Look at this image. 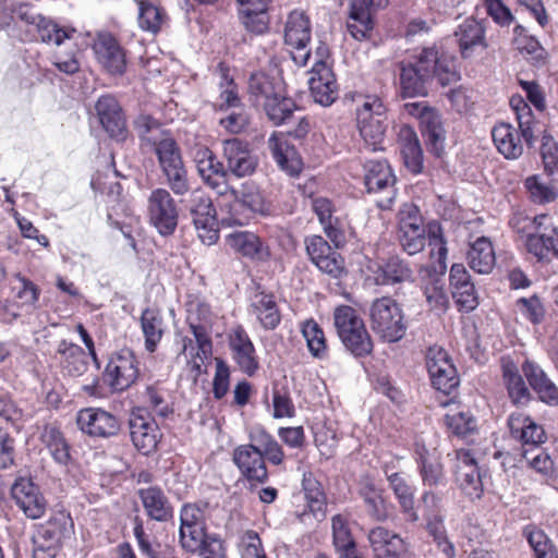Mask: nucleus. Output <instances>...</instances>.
I'll use <instances>...</instances> for the list:
<instances>
[{
  "label": "nucleus",
  "instance_id": "obj_33",
  "mask_svg": "<svg viewBox=\"0 0 558 558\" xmlns=\"http://www.w3.org/2000/svg\"><path fill=\"white\" fill-rule=\"evenodd\" d=\"M96 111L106 132L111 137L123 140L125 133V120L117 99L111 95H104L99 97L96 102Z\"/></svg>",
  "mask_w": 558,
  "mask_h": 558
},
{
  "label": "nucleus",
  "instance_id": "obj_2",
  "mask_svg": "<svg viewBox=\"0 0 558 558\" xmlns=\"http://www.w3.org/2000/svg\"><path fill=\"white\" fill-rule=\"evenodd\" d=\"M136 123L149 134L146 138L155 147L168 186L175 195L186 194L190 190L187 171L175 141L169 133L161 131L157 122L148 116H141Z\"/></svg>",
  "mask_w": 558,
  "mask_h": 558
},
{
  "label": "nucleus",
  "instance_id": "obj_63",
  "mask_svg": "<svg viewBox=\"0 0 558 558\" xmlns=\"http://www.w3.org/2000/svg\"><path fill=\"white\" fill-rule=\"evenodd\" d=\"M385 260L387 284H397L413 279V270L409 263L399 256H390Z\"/></svg>",
  "mask_w": 558,
  "mask_h": 558
},
{
  "label": "nucleus",
  "instance_id": "obj_34",
  "mask_svg": "<svg viewBox=\"0 0 558 558\" xmlns=\"http://www.w3.org/2000/svg\"><path fill=\"white\" fill-rule=\"evenodd\" d=\"M368 541L378 558H399L407 551L403 538L385 526L372 529L368 533Z\"/></svg>",
  "mask_w": 558,
  "mask_h": 558
},
{
  "label": "nucleus",
  "instance_id": "obj_64",
  "mask_svg": "<svg viewBox=\"0 0 558 558\" xmlns=\"http://www.w3.org/2000/svg\"><path fill=\"white\" fill-rule=\"evenodd\" d=\"M541 157L545 172L558 180V144L549 134H544L541 142Z\"/></svg>",
  "mask_w": 558,
  "mask_h": 558
},
{
  "label": "nucleus",
  "instance_id": "obj_61",
  "mask_svg": "<svg viewBox=\"0 0 558 558\" xmlns=\"http://www.w3.org/2000/svg\"><path fill=\"white\" fill-rule=\"evenodd\" d=\"M518 123L522 137L529 146H532L539 135L547 134L544 125L537 121L527 105H523L522 111L518 109Z\"/></svg>",
  "mask_w": 558,
  "mask_h": 558
},
{
  "label": "nucleus",
  "instance_id": "obj_12",
  "mask_svg": "<svg viewBox=\"0 0 558 558\" xmlns=\"http://www.w3.org/2000/svg\"><path fill=\"white\" fill-rule=\"evenodd\" d=\"M312 37V25L308 15L302 10L289 13L284 25V43L294 49L292 59L299 66L306 65L310 51L306 49Z\"/></svg>",
  "mask_w": 558,
  "mask_h": 558
},
{
  "label": "nucleus",
  "instance_id": "obj_43",
  "mask_svg": "<svg viewBox=\"0 0 558 558\" xmlns=\"http://www.w3.org/2000/svg\"><path fill=\"white\" fill-rule=\"evenodd\" d=\"M63 369L71 376H81L88 368V354L77 344L62 340L57 349Z\"/></svg>",
  "mask_w": 558,
  "mask_h": 558
},
{
  "label": "nucleus",
  "instance_id": "obj_45",
  "mask_svg": "<svg viewBox=\"0 0 558 558\" xmlns=\"http://www.w3.org/2000/svg\"><path fill=\"white\" fill-rule=\"evenodd\" d=\"M492 136L498 151L507 159H517L523 153V145L519 137L518 131L508 123L497 124Z\"/></svg>",
  "mask_w": 558,
  "mask_h": 558
},
{
  "label": "nucleus",
  "instance_id": "obj_3",
  "mask_svg": "<svg viewBox=\"0 0 558 558\" xmlns=\"http://www.w3.org/2000/svg\"><path fill=\"white\" fill-rule=\"evenodd\" d=\"M207 505L189 504L180 512V543L182 547L198 555L222 556V542L206 533Z\"/></svg>",
  "mask_w": 558,
  "mask_h": 558
},
{
  "label": "nucleus",
  "instance_id": "obj_15",
  "mask_svg": "<svg viewBox=\"0 0 558 558\" xmlns=\"http://www.w3.org/2000/svg\"><path fill=\"white\" fill-rule=\"evenodd\" d=\"M422 502L425 508L426 529L438 549L446 558H454L456 549L453 544L448 539L444 525V515L441 512V496L427 490L422 496Z\"/></svg>",
  "mask_w": 558,
  "mask_h": 558
},
{
  "label": "nucleus",
  "instance_id": "obj_14",
  "mask_svg": "<svg viewBox=\"0 0 558 558\" xmlns=\"http://www.w3.org/2000/svg\"><path fill=\"white\" fill-rule=\"evenodd\" d=\"M191 215L198 238L206 245H213L219 238L216 210L211 198L202 191H194L191 199Z\"/></svg>",
  "mask_w": 558,
  "mask_h": 558
},
{
  "label": "nucleus",
  "instance_id": "obj_20",
  "mask_svg": "<svg viewBox=\"0 0 558 558\" xmlns=\"http://www.w3.org/2000/svg\"><path fill=\"white\" fill-rule=\"evenodd\" d=\"M222 156L226 161L227 173L236 178L251 175L257 167V158L246 142L230 138L222 142Z\"/></svg>",
  "mask_w": 558,
  "mask_h": 558
},
{
  "label": "nucleus",
  "instance_id": "obj_19",
  "mask_svg": "<svg viewBox=\"0 0 558 558\" xmlns=\"http://www.w3.org/2000/svg\"><path fill=\"white\" fill-rule=\"evenodd\" d=\"M193 161L203 182L217 190L219 194L227 193V170L216 155L206 146H197L192 151Z\"/></svg>",
  "mask_w": 558,
  "mask_h": 558
},
{
  "label": "nucleus",
  "instance_id": "obj_58",
  "mask_svg": "<svg viewBox=\"0 0 558 558\" xmlns=\"http://www.w3.org/2000/svg\"><path fill=\"white\" fill-rule=\"evenodd\" d=\"M504 379L507 385L508 393L513 403L523 404L530 398V391L513 365H506L504 367Z\"/></svg>",
  "mask_w": 558,
  "mask_h": 558
},
{
  "label": "nucleus",
  "instance_id": "obj_24",
  "mask_svg": "<svg viewBox=\"0 0 558 558\" xmlns=\"http://www.w3.org/2000/svg\"><path fill=\"white\" fill-rule=\"evenodd\" d=\"M11 495L27 518L35 520L45 514L47 501L29 478H17L11 487Z\"/></svg>",
  "mask_w": 558,
  "mask_h": 558
},
{
  "label": "nucleus",
  "instance_id": "obj_6",
  "mask_svg": "<svg viewBox=\"0 0 558 558\" xmlns=\"http://www.w3.org/2000/svg\"><path fill=\"white\" fill-rule=\"evenodd\" d=\"M356 122L365 144L374 151L380 149L387 130V108L383 100L374 95L365 96L356 109Z\"/></svg>",
  "mask_w": 558,
  "mask_h": 558
},
{
  "label": "nucleus",
  "instance_id": "obj_23",
  "mask_svg": "<svg viewBox=\"0 0 558 558\" xmlns=\"http://www.w3.org/2000/svg\"><path fill=\"white\" fill-rule=\"evenodd\" d=\"M411 107L410 112L417 116L422 135L429 150L439 156L446 138L440 113L436 109L421 104H413Z\"/></svg>",
  "mask_w": 558,
  "mask_h": 558
},
{
  "label": "nucleus",
  "instance_id": "obj_13",
  "mask_svg": "<svg viewBox=\"0 0 558 558\" xmlns=\"http://www.w3.org/2000/svg\"><path fill=\"white\" fill-rule=\"evenodd\" d=\"M365 185L368 193L381 194L377 205L389 209L396 197V177L387 161L369 160L365 163Z\"/></svg>",
  "mask_w": 558,
  "mask_h": 558
},
{
  "label": "nucleus",
  "instance_id": "obj_9",
  "mask_svg": "<svg viewBox=\"0 0 558 558\" xmlns=\"http://www.w3.org/2000/svg\"><path fill=\"white\" fill-rule=\"evenodd\" d=\"M72 529L73 522L64 513L48 520L34 537L33 558H56L63 539L70 536Z\"/></svg>",
  "mask_w": 558,
  "mask_h": 558
},
{
  "label": "nucleus",
  "instance_id": "obj_50",
  "mask_svg": "<svg viewBox=\"0 0 558 558\" xmlns=\"http://www.w3.org/2000/svg\"><path fill=\"white\" fill-rule=\"evenodd\" d=\"M39 24L36 27L38 40L47 45L60 46L66 39H71L75 33L74 28L61 26L54 20L43 16L38 20Z\"/></svg>",
  "mask_w": 558,
  "mask_h": 558
},
{
  "label": "nucleus",
  "instance_id": "obj_35",
  "mask_svg": "<svg viewBox=\"0 0 558 558\" xmlns=\"http://www.w3.org/2000/svg\"><path fill=\"white\" fill-rule=\"evenodd\" d=\"M250 99L255 106L264 107L284 93L283 83L279 77L264 72L253 73L248 81Z\"/></svg>",
  "mask_w": 558,
  "mask_h": 558
},
{
  "label": "nucleus",
  "instance_id": "obj_17",
  "mask_svg": "<svg viewBox=\"0 0 558 558\" xmlns=\"http://www.w3.org/2000/svg\"><path fill=\"white\" fill-rule=\"evenodd\" d=\"M452 469L456 481L464 494L471 498H480L483 493L482 475L472 451L463 448L456 450Z\"/></svg>",
  "mask_w": 558,
  "mask_h": 558
},
{
  "label": "nucleus",
  "instance_id": "obj_22",
  "mask_svg": "<svg viewBox=\"0 0 558 558\" xmlns=\"http://www.w3.org/2000/svg\"><path fill=\"white\" fill-rule=\"evenodd\" d=\"M232 359L240 371L247 376H254L259 369V361L255 347L242 326H235L228 336Z\"/></svg>",
  "mask_w": 558,
  "mask_h": 558
},
{
  "label": "nucleus",
  "instance_id": "obj_18",
  "mask_svg": "<svg viewBox=\"0 0 558 558\" xmlns=\"http://www.w3.org/2000/svg\"><path fill=\"white\" fill-rule=\"evenodd\" d=\"M426 367L437 390L449 393L458 386L457 371L442 348L434 345L427 350Z\"/></svg>",
  "mask_w": 558,
  "mask_h": 558
},
{
  "label": "nucleus",
  "instance_id": "obj_55",
  "mask_svg": "<svg viewBox=\"0 0 558 558\" xmlns=\"http://www.w3.org/2000/svg\"><path fill=\"white\" fill-rule=\"evenodd\" d=\"M41 440L57 463H68L70 460L69 446L58 428L46 426L41 434Z\"/></svg>",
  "mask_w": 558,
  "mask_h": 558
},
{
  "label": "nucleus",
  "instance_id": "obj_62",
  "mask_svg": "<svg viewBox=\"0 0 558 558\" xmlns=\"http://www.w3.org/2000/svg\"><path fill=\"white\" fill-rule=\"evenodd\" d=\"M264 110L270 121L276 125H280L287 122L288 119L292 117L293 111L296 106L291 98L284 96V93L281 94V97H277L270 102L265 105Z\"/></svg>",
  "mask_w": 558,
  "mask_h": 558
},
{
  "label": "nucleus",
  "instance_id": "obj_46",
  "mask_svg": "<svg viewBox=\"0 0 558 558\" xmlns=\"http://www.w3.org/2000/svg\"><path fill=\"white\" fill-rule=\"evenodd\" d=\"M400 140L405 167L415 174L422 172L423 151L415 132L409 126H403L400 131Z\"/></svg>",
  "mask_w": 558,
  "mask_h": 558
},
{
  "label": "nucleus",
  "instance_id": "obj_53",
  "mask_svg": "<svg viewBox=\"0 0 558 558\" xmlns=\"http://www.w3.org/2000/svg\"><path fill=\"white\" fill-rule=\"evenodd\" d=\"M523 534L535 558H558V549L548 535L535 525H527Z\"/></svg>",
  "mask_w": 558,
  "mask_h": 558
},
{
  "label": "nucleus",
  "instance_id": "obj_31",
  "mask_svg": "<svg viewBox=\"0 0 558 558\" xmlns=\"http://www.w3.org/2000/svg\"><path fill=\"white\" fill-rule=\"evenodd\" d=\"M508 425L512 437L522 444V450L538 448L546 438L544 428L530 416L513 413L509 416Z\"/></svg>",
  "mask_w": 558,
  "mask_h": 558
},
{
  "label": "nucleus",
  "instance_id": "obj_47",
  "mask_svg": "<svg viewBox=\"0 0 558 558\" xmlns=\"http://www.w3.org/2000/svg\"><path fill=\"white\" fill-rule=\"evenodd\" d=\"M141 328L145 337V348L155 352L163 336V319L159 311L146 308L141 315Z\"/></svg>",
  "mask_w": 558,
  "mask_h": 558
},
{
  "label": "nucleus",
  "instance_id": "obj_29",
  "mask_svg": "<svg viewBox=\"0 0 558 558\" xmlns=\"http://www.w3.org/2000/svg\"><path fill=\"white\" fill-rule=\"evenodd\" d=\"M233 461L248 481L264 483L268 478L263 454L254 442L236 447L233 452Z\"/></svg>",
  "mask_w": 558,
  "mask_h": 558
},
{
  "label": "nucleus",
  "instance_id": "obj_7",
  "mask_svg": "<svg viewBox=\"0 0 558 558\" xmlns=\"http://www.w3.org/2000/svg\"><path fill=\"white\" fill-rule=\"evenodd\" d=\"M187 323L190 330L197 342V359L194 360L193 367L196 374L203 372L205 361L211 356L213 343L209 337L214 315L210 306L202 301H191L187 305Z\"/></svg>",
  "mask_w": 558,
  "mask_h": 558
},
{
  "label": "nucleus",
  "instance_id": "obj_25",
  "mask_svg": "<svg viewBox=\"0 0 558 558\" xmlns=\"http://www.w3.org/2000/svg\"><path fill=\"white\" fill-rule=\"evenodd\" d=\"M308 85L314 101L322 106H330L338 97L335 75L323 60L316 61L312 68Z\"/></svg>",
  "mask_w": 558,
  "mask_h": 558
},
{
  "label": "nucleus",
  "instance_id": "obj_10",
  "mask_svg": "<svg viewBox=\"0 0 558 558\" xmlns=\"http://www.w3.org/2000/svg\"><path fill=\"white\" fill-rule=\"evenodd\" d=\"M535 223L536 228L525 240L527 252L537 260H548L550 256L558 257V226L555 218L541 214L535 216Z\"/></svg>",
  "mask_w": 558,
  "mask_h": 558
},
{
  "label": "nucleus",
  "instance_id": "obj_8",
  "mask_svg": "<svg viewBox=\"0 0 558 558\" xmlns=\"http://www.w3.org/2000/svg\"><path fill=\"white\" fill-rule=\"evenodd\" d=\"M398 241L402 250L409 255L423 251L427 239V229L423 225V217L418 207L412 203L401 206L398 214Z\"/></svg>",
  "mask_w": 558,
  "mask_h": 558
},
{
  "label": "nucleus",
  "instance_id": "obj_41",
  "mask_svg": "<svg viewBox=\"0 0 558 558\" xmlns=\"http://www.w3.org/2000/svg\"><path fill=\"white\" fill-rule=\"evenodd\" d=\"M469 266L478 274H489L496 263L495 251L492 241L486 236H480L470 243L466 254Z\"/></svg>",
  "mask_w": 558,
  "mask_h": 558
},
{
  "label": "nucleus",
  "instance_id": "obj_36",
  "mask_svg": "<svg viewBox=\"0 0 558 558\" xmlns=\"http://www.w3.org/2000/svg\"><path fill=\"white\" fill-rule=\"evenodd\" d=\"M248 312L265 330L276 329L281 322V314L274 294L265 291L253 295Z\"/></svg>",
  "mask_w": 558,
  "mask_h": 558
},
{
  "label": "nucleus",
  "instance_id": "obj_27",
  "mask_svg": "<svg viewBox=\"0 0 558 558\" xmlns=\"http://www.w3.org/2000/svg\"><path fill=\"white\" fill-rule=\"evenodd\" d=\"M76 423L83 433L94 437H110L118 433L120 426L111 413L96 408H86L77 413Z\"/></svg>",
  "mask_w": 558,
  "mask_h": 558
},
{
  "label": "nucleus",
  "instance_id": "obj_51",
  "mask_svg": "<svg viewBox=\"0 0 558 558\" xmlns=\"http://www.w3.org/2000/svg\"><path fill=\"white\" fill-rule=\"evenodd\" d=\"M138 5V25L140 27L151 34L161 31L167 23L165 11L148 0H134Z\"/></svg>",
  "mask_w": 558,
  "mask_h": 558
},
{
  "label": "nucleus",
  "instance_id": "obj_39",
  "mask_svg": "<svg viewBox=\"0 0 558 558\" xmlns=\"http://www.w3.org/2000/svg\"><path fill=\"white\" fill-rule=\"evenodd\" d=\"M268 147L281 170L290 175H296L302 169L301 159L293 146H291L286 136L274 133L268 140Z\"/></svg>",
  "mask_w": 558,
  "mask_h": 558
},
{
  "label": "nucleus",
  "instance_id": "obj_16",
  "mask_svg": "<svg viewBox=\"0 0 558 558\" xmlns=\"http://www.w3.org/2000/svg\"><path fill=\"white\" fill-rule=\"evenodd\" d=\"M138 376L137 361L129 350L112 354L104 373V380L113 391H123L135 383Z\"/></svg>",
  "mask_w": 558,
  "mask_h": 558
},
{
  "label": "nucleus",
  "instance_id": "obj_44",
  "mask_svg": "<svg viewBox=\"0 0 558 558\" xmlns=\"http://www.w3.org/2000/svg\"><path fill=\"white\" fill-rule=\"evenodd\" d=\"M333 546L340 558H356V545L353 538L349 519L344 514L331 518Z\"/></svg>",
  "mask_w": 558,
  "mask_h": 558
},
{
  "label": "nucleus",
  "instance_id": "obj_40",
  "mask_svg": "<svg viewBox=\"0 0 558 558\" xmlns=\"http://www.w3.org/2000/svg\"><path fill=\"white\" fill-rule=\"evenodd\" d=\"M138 497L149 519L165 522L172 518L173 508L160 487L142 488L138 490Z\"/></svg>",
  "mask_w": 558,
  "mask_h": 558
},
{
  "label": "nucleus",
  "instance_id": "obj_49",
  "mask_svg": "<svg viewBox=\"0 0 558 558\" xmlns=\"http://www.w3.org/2000/svg\"><path fill=\"white\" fill-rule=\"evenodd\" d=\"M241 4V14L246 28L255 33L267 29V4L265 0H236Z\"/></svg>",
  "mask_w": 558,
  "mask_h": 558
},
{
  "label": "nucleus",
  "instance_id": "obj_32",
  "mask_svg": "<svg viewBox=\"0 0 558 558\" xmlns=\"http://www.w3.org/2000/svg\"><path fill=\"white\" fill-rule=\"evenodd\" d=\"M311 206L327 238L336 247L342 246L345 243V236L340 228L339 219L333 216L336 209L331 199L324 196H314Z\"/></svg>",
  "mask_w": 558,
  "mask_h": 558
},
{
  "label": "nucleus",
  "instance_id": "obj_11",
  "mask_svg": "<svg viewBox=\"0 0 558 558\" xmlns=\"http://www.w3.org/2000/svg\"><path fill=\"white\" fill-rule=\"evenodd\" d=\"M147 213L150 223L161 235H170L175 231L179 211L166 189L158 187L151 191L147 199Z\"/></svg>",
  "mask_w": 558,
  "mask_h": 558
},
{
  "label": "nucleus",
  "instance_id": "obj_59",
  "mask_svg": "<svg viewBox=\"0 0 558 558\" xmlns=\"http://www.w3.org/2000/svg\"><path fill=\"white\" fill-rule=\"evenodd\" d=\"M303 490L307 507L311 512L317 517V514L324 515V509L326 507V497L320 488V484L308 473L303 476Z\"/></svg>",
  "mask_w": 558,
  "mask_h": 558
},
{
  "label": "nucleus",
  "instance_id": "obj_4",
  "mask_svg": "<svg viewBox=\"0 0 558 558\" xmlns=\"http://www.w3.org/2000/svg\"><path fill=\"white\" fill-rule=\"evenodd\" d=\"M335 327L344 348L354 356L362 357L372 353L373 340L364 320L357 312L349 306L341 305L333 313Z\"/></svg>",
  "mask_w": 558,
  "mask_h": 558
},
{
  "label": "nucleus",
  "instance_id": "obj_48",
  "mask_svg": "<svg viewBox=\"0 0 558 558\" xmlns=\"http://www.w3.org/2000/svg\"><path fill=\"white\" fill-rule=\"evenodd\" d=\"M250 439L263 454L264 461L267 459L274 465L282 464L284 452L279 442L265 429L257 428L251 432Z\"/></svg>",
  "mask_w": 558,
  "mask_h": 558
},
{
  "label": "nucleus",
  "instance_id": "obj_57",
  "mask_svg": "<svg viewBox=\"0 0 558 558\" xmlns=\"http://www.w3.org/2000/svg\"><path fill=\"white\" fill-rule=\"evenodd\" d=\"M302 335L306 340L311 354L317 359L327 355V344L323 329L313 320H306L302 326Z\"/></svg>",
  "mask_w": 558,
  "mask_h": 558
},
{
  "label": "nucleus",
  "instance_id": "obj_5",
  "mask_svg": "<svg viewBox=\"0 0 558 558\" xmlns=\"http://www.w3.org/2000/svg\"><path fill=\"white\" fill-rule=\"evenodd\" d=\"M371 327L386 342L401 340L407 331L402 308L390 296L373 301L369 307Z\"/></svg>",
  "mask_w": 558,
  "mask_h": 558
},
{
  "label": "nucleus",
  "instance_id": "obj_26",
  "mask_svg": "<svg viewBox=\"0 0 558 558\" xmlns=\"http://www.w3.org/2000/svg\"><path fill=\"white\" fill-rule=\"evenodd\" d=\"M388 0H352L347 29L356 40L366 39L373 29L372 12L384 8Z\"/></svg>",
  "mask_w": 558,
  "mask_h": 558
},
{
  "label": "nucleus",
  "instance_id": "obj_1",
  "mask_svg": "<svg viewBox=\"0 0 558 558\" xmlns=\"http://www.w3.org/2000/svg\"><path fill=\"white\" fill-rule=\"evenodd\" d=\"M399 70L400 95L403 98L425 96L433 81L445 87L460 80L453 58L435 47L424 48L414 61L401 62Z\"/></svg>",
  "mask_w": 558,
  "mask_h": 558
},
{
  "label": "nucleus",
  "instance_id": "obj_30",
  "mask_svg": "<svg viewBox=\"0 0 558 558\" xmlns=\"http://www.w3.org/2000/svg\"><path fill=\"white\" fill-rule=\"evenodd\" d=\"M94 51L99 63L113 75H121L125 71L126 60L124 51L110 34H99Z\"/></svg>",
  "mask_w": 558,
  "mask_h": 558
},
{
  "label": "nucleus",
  "instance_id": "obj_60",
  "mask_svg": "<svg viewBox=\"0 0 558 558\" xmlns=\"http://www.w3.org/2000/svg\"><path fill=\"white\" fill-rule=\"evenodd\" d=\"M427 241L430 250V257L436 259L441 268L446 267L448 255L447 241L444 236L441 226L433 221L427 226Z\"/></svg>",
  "mask_w": 558,
  "mask_h": 558
},
{
  "label": "nucleus",
  "instance_id": "obj_38",
  "mask_svg": "<svg viewBox=\"0 0 558 558\" xmlns=\"http://www.w3.org/2000/svg\"><path fill=\"white\" fill-rule=\"evenodd\" d=\"M227 244L238 254L253 260H265L269 250L259 236L248 231L232 232L226 238Z\"/></svg>",
  "mask_w": 558,
  "mask_h": 558
},
{
  "label": "nucleus",
  "instance_id": "obj_56",
  "mask_svg": "<svg viewBox=\"0 0 558 558\" xmlns=\"http://www.w3.org/2000/svg\"><path fill=\"white\" fill-rule=\"evenodd\" d=\"M445 423L452 435L466 438L476 432V420L469 411L449 412Z\"/></svg>",
  "mask_w": 558,
  "mask_h": 558
},
{
  "label": "nucleus",
  "instance_id": "obj_42",
  "mask_svg": "<svg viewBox=\"0 0 558 558\" xmlns=\"http://www.w3.org/2000/svg\"><path fill=\"white\" fill-rule=\"evenodd\" d=\"M483 25L473 19L464 20L454 32L463 58H469L476 47L485 48Z\"/></svg>",
  "mask_w": 558,
  "mask_h": 558
},
{
  "label": "nucleus",
  "instance_id": "obj_54",
  "mask_svg": "<svg viewBox=\"0 0 558 558\" xmlns=\"http://www.w3.org/2000/svg\"><path fill=\"white\" fill-rule=\"evenodd\" d=\"M423 292L429 307L434 311L444 312L448 307L449 299L445 288L444 278L430 275L423 284Z\"/></svg>",
  "mask_w": 558,
  "mask_h": 558
},
{
  "label": "nucleus",
  "instance_id": "obj_21",
  "mask_svg": "<svg viewBox=\"0 0 558 558\" xmlns=\"http://www.w3.org/2000/svg\"><path fill=\"white\" fill-rule=\"evenodd\" d=\"M305 246L311 260L320 271L333 278H338L344 272L343 258L322 235L307 236Z\"/></svg>",
  "mask_w": 558,
  "mask_h": 558
},
{
  "label": "nucleus",
  "instance_id": "obj_28",
  "mask_svg": "<svg viewBox=\"0 0 558 558\" xmlns=\"http://www.w3.org/2000/svg\"><path fill=\"white\" fill-rule=\"evenodd\" d=\"M130 434L134 446L144 454L153 452L160 438L158 425L141 409L132 412Z\"/></svg>",
  "mask_w": 558,
  "mask_h": 558
},
{
  "label": "nucleus",
  "instance_id": "obj_52",
  "mask_svg": "<svg viewBox=\"0 0 558 558\" xmlns=\"http://www.w3.org/2000/svg\"><path fill=\"white\" fill-rule=\"evenodd\" d=\"M388 482L398 498L403 511L412 522L418 520V515L414 510V495L412 488L408 485L405 478L400 473H388L386 471Z\"/></svg>",
  "mask_w": 558,
  "mask_h": 558
},
{
  "label": "nucleus",
  "instance_id": "obj_37",
  "mask_svg": "<svg viewBox=\"0 0 558 558\" xmlns=\"http://www.w3.org/2000/svg\"><path fill=\"white\" fill-rule=\"evenodd\" d=\"M522 372L541 401L549 405L558 404V387L536 363L525 361Z\"/></svg>",
  "mask_w": 558,
  "mask_h": 558
}]
</instances>
